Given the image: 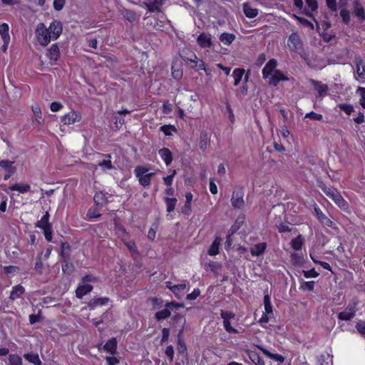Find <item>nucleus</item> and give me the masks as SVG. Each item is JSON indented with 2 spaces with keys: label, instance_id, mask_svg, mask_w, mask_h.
Here are the masks:
<instances>
[{
  "label": "nucleus",
  "instance_id": "8",
  "mask_svg": "<svg viewBox=\"0 0 365 365\" xmlns=\"http://www.w3.org/2000/svg\"><path fill=\"white\" fill-rule=\"evenodd\" d=\"M97 348L99 351L103 350L110 355H115L117 353L118 349L117 339L115 337H111L104 345H103L102 343L98 344L97 345Z\"/></svg>",
  "mask_w": 365,
  "mask_h": 365
},
{
  "label": "nucleus",
  "instance_id": "33",
  "mask_svg": "<svg viewBox=\"0 0 365 365\" xmlns=\"http://www.w3.org/2000/svg\"><path fill=\"white\" fill-rule=\"evenodd\" d=\"M354 62L358 76L361 79H365V67L362 66L363 61L361 58L359 56H355Z\"/></svg>",
  "mask_w": 365,
  "mask_h": 365
},
{
  "label": "nucleus",
  "instance_id": "46",
  "mask_svg": "<svg viewBox=\"0 0 365 365\" xmlns=\"http://www.w3.org/2000/svg\"><path fill=\"white\" fill-rule=\"evenodd\" d=\"M24 357L30 363L34 365H41V361L37 354L28 353L24 355Z\"/></svg>",
  "mask_w": 365,
  "mask_h": 365
},
{
  "label": "nucleus",
  "instance_id": "40",
  "mask_svg": "<svg viewBox=\"0 0 365 365\" xmlns=\"http://www.w3.org/2000/svg\"><path fill=\"white\" fill-rule=\"evenodd\" d=\"M49 219H50L49 212L48 211H46L44 213V215L41 217V220H38L36 222L35 226L40 229L43 228V227L51 226V225H52V224L50 223Z\"/></svg>",
  "mask_w": 365,
  "mask_h": 365
},
{
  "label": "nucleus",
  "instance_id": "13",
  "mask_svg": "<svg viewBox=\"0 0 365 365\" xmlns=\"http://www.w3.org/2000/svg\"><path fill=\"white\" fill-rule=\"evenodd\" d=\"M60 261L71 260V246L68 242H62L59 252Z\"/></svg>",
  "mask_w": 365,
  "mask_h": 365
},
{
  "label": "nucleus",
  "instance_id": "24",
  "mask_svg": "<svg viewBox=\"0 0 365 365\" xmlns=\"http://www.w3.org/2000/svg\"><path fill=\"white\" fill-rule=\"evenodd\" d=\"M25 293V288L21 284H17L12 287L10 292L9 299L14 301L17 299L22 297Z\"/></svg>",
  "mask_w": 365,
  "mask_h": 365
},
{
  "label": "nucleus",
  "instance_id": "51",
  "mask_svg": "<svg viewBox=\"0 0 365 365\" xmlns=\"http://www.w3.org/2000/svg\"><path fill=\"white\" fill-rule=\"evenodd\" d=\"M63 273L71 274L74 270V266L70 261H60Z\"/></svg>",
  "mask_w": 365,
  "mask_h": 365
},
{
  "label": "nucleus",
  "instance_id": "60",
  "mask_svg": "<svg viewBox=\"0 0 365 365\" xmlns=\"http://www.w3.org/2000/svg\"><path fill=\"white\" fill-rule=\"evenodd\" d=\"M338 107L348 115H350L351 113L354 112V107L351 104L340 103L338 105Z\"/></svg>",
  "mask_w": 365,
  "mask_h": 365
},
{
  "label": "nucleus",
  "instance_id": "22",
  "mask_svg": "<svg viewBox=\"0 0 365 365\" xmlns=\"http://www.w3.org/2000/svg\"><path fill=\"white\" fill-rule=\"evenodd\" d=\"M158 154L167 166L172 163L173 160V155L170 149L163 148L158 150Z\"/></svg>",
  "mask_w": 365,
  "mask_h": 365
},
{
  "label": "nucleus",
  "instance_id": "35",
  "mask_svg": "<svg viewBox=\"0 0 365 365\" xmlns=\"http://www.w3.org/2000/svg\"><path fill=\"white\" fill-rule=\"evenodd\" d=\"M93 202L96 204L100 205L103 207L108 202V200L106 196V193H105L102 191L96 192V193L93 196Z\"/></svg>",
  "mask_w": 365,
  "mask_h": 365
},
{
  "label": "nucleus",
  "instance_id": "26",
  "mask_svg": "<svg viewBox=\"0 0 365 365\" xmlns=\"http://www.w3.org/2000/svg\"><path fill=\"white\" fill-rule=\"evenodd\" d=\"M47 57L53 61H57L60 58V50L57 43H53L48 49Z\"/></svg>",
  "mask_w": 365,
  "mask_h": 365
},
{
  "label": "nucleus",
  "instance_id": "14",
  "mask_svg": "<svg viewBox=\"0 0 365 365\" xmlns=\"http://www.w3.org/2000/svg\"><path fill=\"white\" fill-rule=\"evenodd\" d=\"M183 334V327L180 328L179 330V332L178 334V339H177V350L178 354H182L185 356V359H187V346L185 344V342L184 341V339L182 337Z\"/></svg>",
  "mask_w": 365,
  "mask_h": 365
},
{
  "label": "nucleus",
  "instance_id": "10",
  "mask_svg": "<svg viewBox=\"0 0 365 365\" xmlns=\"http://www.w3.org/2000/svg\"><path fill=\"white\" fill-rule=\"evenodd\" d=\"M14 162L9 160H0V168L5 171L4 180H9L16 172V168L14 165Z\"/></svg>",
  "mask_w": 365,
  "mask_h": 365
},
{
  "label": "nucleus",
  "instance_id": "21",
  "mask_svg": "<svg viewBox=\"0 0 365 365\" xmlns=\"http://www.w3.org/2000/svg\"><path fill=\"white\" fill-rule=\"evenodd\" d=\"M102 207L103 206L94 202L93 205L88 209L86 213L87 220H91L93 219L99 218L101 216V210Z\"/></svg>",
  "mask_w": 365,
  "mask_h": 365
},
{
  "label": "nucleus",
  "instance_id": "19",
  "mask_svg": "<svg viewBox=\"0 0 365 365\" xmlns=\"http://www.w3.org/2000/svg\"><path fill=\"white\" fill-rule=\"evenodd\" d=\"M197 42L201 48H210L212 46V36L210 34L201 33L197 38Z\"/></svg>",
  "mask_w": 365,
  "mask_h": 365
},
{
  "label": "nucleus",
  "instance_id": "31",
  "mask_svg": "<svg viewBox=\"0 0 365 365\" xmlns=\"http://www.w3.org/2000/svg\"><path fill=\"white\" fill-rule=\"evenodd\" d=\"M267 249L266 242H260L255 245L253 247L250 249V253L253 257H258L262 255Z\"/></svg>",
  "mask_w": 365,
  "mask_h": 365
},
{
  "label": "nucleus",
  "instance_id": "15",
  "mask_svg": "<svg viewBox=\"0 0 365 365\" xmlns=\"http://www.w3.org/2000/svg\"><path fill=\"white\" fill-rule=\"evenodd\" d=\"M110 302V299L107 297H95L91 299L88 303L87 306L90 310H94L98 307L106 306Z\"/></svg>",
  "mask_w": 365,
  "mask_h": 365
},
{
  "label": "nucleus",
  "instance_id": "44",
  "mask_svg": "<svg viewBox=\"0 0 365 365\" xmlns=\"http://www.w3.org/2000/svg\"><path fill=\"white\" fill-rule=\"evenodd\" d=\"M303 245L304 240L301 235H299L297 237L291 240V246L294 250H301Z\"/></svg>",
  "mask_w": 365,
  "mask_h": 365
},
{
  "label": "nucleus",
  "instance_id": "43",
  "mask_svg": "<svg viewBox=\"0 0 365 365\" xmlns=\"http://www.w3.org/2000/svg\"><path fill=\"white\" fill-rule=\"evenodd\" d=\"M245 69L244 68H235L234 69L232 72V77L234 78V85L236 86L239 85L240 81H242V78L243 77V75L245 74Z\"/></svg>",
  "mask_w": 365,
  "mask_h": 365
},
{
  "label": "nucleus",
  "instance_id": "54",
  "mask_svg": "<svg viewBox=\"0 0 365 365\" xmlns=\"http://www.w3.org/2000/svg\"><path fill=\"white\" fill-rule=\"evenodd\" d=\"M9 365H21L22 364V359L21 357L16 354H11L9 355L8 357Z\"/></svg>",
  "mask_w": 365,
  "mask_h": 365
},
{
  "label": "nucleus",
  "instance_id": "17",
  "mask_svg": "<svg viewBox=\"0 0 365 365\" xmlns=\"http://www.w3.org/2000/svg\"><path fill=\"white\" fill-rule=\"evenodd\" d=\"M277 61L276 59L272 58L269 60L262 71L263 78L266 79L271 76L272 73H274V71L277 70Z\"/></svg>",
  "mask_w": 365,
  "mask_h": 365
},
{
  "label": "nucleus",
  "instance_id": "53",
  "mask_svg": "<svg viewBox=\"0 0 365 365\" xmlns=\"http://www.w3.org/2000/svg\"><path fill=\"white\" fill-rule=\"evenodd\" d=\"M160 130L162 131L165 136L173 135V132H176L177 129L173 125H163L160 128Z\"/></svg>",
  "mask_w": 365,
  "mask_h": 365
},
{
  "label": "nucleus",
  "instance_id": "12",
  "mask_svg": "<svg viewBox=\"0 0 365 365\" xmlns=\"http://www.w3.org/2000/svg\"><path fill=\"white\" fill-rule=\"evenodd\" d=\"M309 82L314 87V90L317 91L319 97L324 98L327 96L329 87L327 84L312 78L309 79Z\"/></svg>",
  "mask_w": 365,
  "mask_h": 365
},
{
  "label": "nucleus",
  "instance_id": "7",
  "mask_svg": "<svg viewBox=\"0 0 365 365\" xmlns=\"http://www.w3.org/2000/svg\"><path fill=\"white\" fill-rule=\"evenodd\" d=\"M287 46L289 50L301 54L303 51L302 41L297 32H292L287 39Z\"/></svg>",
  "mask_w": 365,
  "mask_h": 365
},
{
  "label": "nucleus",
  "instance_id": "36",
  "mask_svg": "<svg viewBox=\"0 0 365 365\" xmlns=\"http://www.w3.org/2000/svg\"><path fill=\"white\" fill-rule=\"evenodd\" d=\"M148 11L150 12H159L160 11V7L163 5L162 0H153L151 2L144 3Z\"/></svg>",
  "mask_w": 365,
  "mask_h": 365
},
{
  "label": "nucleus",
  "instance_id": "3",
  "mask_svg": "<svg viewBox=\"0 0 365 365\" xmlns=\"http://www.w3.org/2000/svg\"><path fill=\"white\" fill-rule=\"evenodd\" d=\"M149 169L144 166H136L134 169V174L138 179L139 184L144 187H149L151 184L152 178L155 173H148Z\"/></svg>",
  "mask_w": 365,
  "mask_h": 365
},
{
  "label": "nucleus",
  "instance_id": "16",
  "mask_svg": "<svg viewBox=\"0 0 365 365\" xmlns=\"http://www.w3.org/2000/svg\"><path fill=\"white\" fill-rule=\"evenodd\" d=\"M314 212L316 214V216L318 219V220L320 222V223L323 225L327 226L329 227H333L334 225V223L332 220H331L322 210L321 209L316 206L314 208Z\"/></svg>",
  "mask_w": 365,
  "mask_h": 365
},
{
  "label": "nucleus",
  "instance_id": "39",
  "mask_svg": "<svg viewBox=\"0 0 365 365\" xmlns=\"http://www.w3.org/2000/svg\"><path fill=\"white\" fill-rule=\"evenodd\" d=\"M292 264L294 266H303L304 264V258L302 254L293 252L290 255Z\"/></svg>",
  "mask_w": 365,
  "mask_h": 365
},
{
  "label": "nucleus",
  "instance_id": "45",
  "mask_svg": "<svg viewBox=\"0 0 365 365\" xmlns=\"http://www.w3.org/2000/svg\"><path fill=\"white\" fill-rule=\"evenodd\" d=\"M235 39V35L230 33H222L220 36V40L227 46H230Z\"/></svg>",
  "mask_w": 365,
  "mask_h": 365
},
{
  "label": "nucleus",
  "instance_id": "50",
  "mask_svg": "<svg viewBox=\"0 0 365 365\" xmlns=\"http://www.w3.org/2000/svg\"><path fill=\"white\" fill-rule=\"evenodd\" d=\"M97 166L100 167L103 170H112L115 168L111 160L109 159H103L102 161H99Z\"/></svg>",
  "mask_w": 365,
  "mask_h": 365
},
{
  "label": "nucleus",
  "instance_id": "61",
  "mask_svg": "<svg viewBox=\"0 0 365 365\" xmlns=\"http://www.w3.org/2000/svg\"><path fill=\"white\" fill-rule=\"evenodd\" d=\"M340 16L342 19V21L345 24H348L350 22V13L349 11L345 8L340 11Z\"/></svg>",
  "mask_w": 365,
  "mask_h": 365
},
{
  "label": "nucleus",
  "instance_id": "9",
  "mask_svg": "<svg viewBox=\"0 0 365 365\" xmlns=\"http://www.w3.org/2000/svg\"><path fill=\"white\" fill-rule=\"evenodd\" d=\"M48 32L51 34L53 41L57 40L62 34L63 24L59 20H53L47 28Z\"/></svg>",
  "mask_w": 365,
  "mask_h": 365
},
{
  "label": "nucleus",
  "instance_id": "64",
  "mask_svg": "<svg viewBox=\"0 0 365 365\" xmlns=\"http://www.w3.org/2000/svg\"><path fill=\"white\" fill-rule=\"evenodd\" d=\"M105 359L108 365H117L120 363L119 359L114 355L107 356L105 357Z\"/></svg>",
  "mask_w": 365,
  "mask_h": 365
},
{
  "label": "nucleus",
  "instance_id": "25",
  "mask_svg": "<svg viewBox=\"0 0 365 365\" xmlns=\"http://www.w3.org/2000/svg\"><path fill=\"white\" fill-rule=\"evenodd\" d=\"M222 242V238L220 236H215V239L208 249L207 253L210 256H215L220 252V247Z\"/></svg>",
  "mask_w": 365,
  "mask_h": 365
},
{
  "label": "nucleus",
  "instance_id": "23",
  "mask_svg": "<svg viewBox=\"0 0 365 365\" xmlns=\"http://www.w3.org/2000/svg\"><path fill=\"white\" fill-rule=\"evenodd\" d=\"M354 14L358 18V19L363 22L365 20V11L361 4L359 0H354Z\"/></svg>",
  "mask_w": 365,
  "mask_h": 365
},
{
  "label": "nucleus",
  "instance_id": "11",
  "mask_svg": "<svg viewBox=\"0 0 365 365\" xmlns=\"http://www.w3.org/2000/svg\"><path fill=\"white\" fill-rule=\"evenodd\" d=\"M82 116L80 113L72 110L61 116V122L63 123L64 125H69L71 124H74L75 123L80 122Z\"/></svg>",
  "mask_w": 365,
  "mask_h": 365
},
{
  "label": "nucleus",
  "instance_id": "42",
  "mask_svg": "<svg viewBox=\"0 0 365 365\" xmlns=\"http://www.w3.org/2000/svg\"><path fill=\"white\" fill-rule=\"evenodd\" d=\"M164 202L166 205V211L169 213L174 211L178 200L175 197H164Z\"/></svg>",
  "mask_w": 365,
  "mask_h": 365
},
{
  "label": "nucleus",
  "instance_id": "52",
  "mask_svg": "<svg viewBox=\"0 0 365 365\" xmlns=\"http://www.w3.org/2000/svg\"><path fill=\"white\" fill-rule=\"evenodd\" d=\"M123 17L130 23H133L137 20L135 12L132 10L125 9L122 13Z\"/></svg>",
  "mask_w": 365,
  "mask_h": 365
},
{
  "label": "nucleus",
  "instance_id": "20",
  "mask_svg": "<svg viewBox=\"0 0 365 365\" xmlns=\"http://www.w3.org/2000/svg\"><path fill=\"white\" fill-rule=\"evenodd\" d=\"M93 289V285L82 283L81 284H79L76 289V297L78 299H83V297L90 293Z\"/></svg>",
  "mask_w": 365,
  "mask_h": 365
},
{
  "label": "nucleus",
  "instance_id": "37",
  "mask_svg": "<svg viewBox=\"0 0 365 365\" xmlns=\"http://www.w3.org/2000/svg\"><path fill=\"white\" fill-rule=\"evenodd\" d=\"M242 8L244 14L249 19L255 18L259 14L258 9L252 8L248 3H244Z\"/></svg>",
  "mask_w": 365,
  "mask_h": 365
},
{
  "label": "nucleus",
  "instance_id": "27",
  "mask_svg": "<svg viewBox=\"0 0 365 365\" xmlns=\"http://www.w3.org/2000/svg\"><path fill=\"white\" fill-rule=\"evenodd\" d=\"M185 202L184 206L182 207V212L184 215H190L192 212L191 203L192 201L193 195L190 192H187L185 195Z\"/></svg>",
  "mask_w": 365,
  "mask_h": 365
},
{
  "label": "nucleus",
  "instance_id": "30",
  "mask_svg": "<svg viewBox=\"0 0 365 365\" xmlns=\"http://www.w3.org/2000/svg\"><path fill=\"white\" fill-rule=\"evenodd\" d=\"M9 26L6 23L0 24V36L5 46L9 45L10 41Z\"/></svg>",
  "mask_w": 365,
  "mask_h": 365
},
{
  "label": "nucleus",
  "instance_id": "2",
  "mask_svg": "<svg viewBox=\"0 0 365 365\" xmlns=\"http://www.w3.org/2000/svg\"><path fill=\"white\" fill-rule=\"evenodd\" d=\"M182 59L192 68L196 71H205L208 73V70L205 67V63L202 59H198L195 53L192 51H183L180 54Z\"/></svg>",
  "mask_w": 365,
  "mask_h": 365
},
{
  "label": "nucleus",
  "instance_id": "47",
  "mask_svg": "<svg viewBox=\"0 0 365 365\" xmlns=\"http://www.w3.org/2000/svg\"><path fill=\"white\" fill-rule=\"evenodd\" d=\"M207 133L205 131L201 132L200 135L199 148L202 151H205L207 149L208 144Z\"/></svg>",
  "mask_w": 365,
  "mask_h": 365
},
{
  "label": "nucleus",
  "instance_id": "18",
  "mask_svg": "<svg viewBox=\"0 0 365 365\" xmlns=\"http://www.w3.org/2000/svg\"><path fill=\"white\" fill-rule=\"evenodd\" d=\"M289 81V78L280 70H275L269 79V84L277 86L280 81Z\"/></svg>",
  "mask_w": 365,
  "mask_h": 365
},
{
  "label": "nucleus",
  "instance_id": "38",
  "mask_svg": "<svg viewBox=\"0 0 365 365\" xmlns=\"http://www.w3.org/2000/svg\"><path fill=\"white\" fill-rule=\"evenodd\" d=\"M31 186L29 184H22L20 185L19 183H15L9 187L8 190L11 191H19L20 193H26L30 191Z\"/></svg>",
  "mask_w": 365,
  "mask_h": 365
},
{
  "label": "nucleus",
  "instance_id": "34",
  "mask_svg": "<svg viewBox=\"0 0 365 365\" xmlns=\"http://www.w3.org/2000/svg\"><path fill=\"white\" fill-rule=\"evenodd\" d=\"M247 354L249 359L255 365H265L264 360L256 351L247 350Z\"/></svg>",
  "mask_w": 365,
  "mask_h": 365
},
{
  "label": "nucleus",
  "instance_id": "1",
  "mask_svg": "<svg viewBox=\"0 0 365 365\" xmlns=\"http://www.w3.org/2000/svg\"><path fill=\"white\" fill-rule=\"evenodd\" d=\"M323 192L342 210L347 212L349 209V205L347 201L341 196V193L333 187H328L322 183L319 185Z\"/></svg>",
  "mask_w": 365,
  "mask_h": 365
},
{
  "label": "nucleus",
  "instance_id": "63",
  "mask_svg": "<svg viewBox=\"0 0 365 365\" xmlns=\"http://www.w3.org/2000/svg\"><path fill=\"white\" fill-rule=\"evenodd\" d=\"M357 91L360 95L359 103L363 108H365V88L359 87Z\"/></svg>",
  "mask_w": 365,
  "mask_h": 365
},
{
  "label": "nucleus",
  "instance_id": "4",
  "mask_svg": "<svg viewBox=\"0 0 365 365\" xmlns=\"http://www.w3.org/2000/svg\"><path fill=\"white\" fill-rule=\"evenodd\" d=\"M36 36L39 44L43 47L48 46L53 38L48 32L47 27L43 23H39L36 29Z\"/></svg>",
  "mask_w": 365,
  "mask_h": 365
},
{
  "label": "nucleus",
  "instance_id": "62",
  "mask_svg": "<svg viewBox=\"0 0 365 365\" xmlns=\"http://www.w3.org/2000/svg\"><path fill=\"white\" fill-rule=\"evenodd\" d=\"M314 288V281H309L305 282L303 281L300 284V289L304 291H312Z\"/></svg>",
  "mask_w": 365,
  "mask_h": 365
},
{
  "label": "nucleus",
  "instance_id": "28",
  "mask_svg": "<svg viewBox=\"0 0 365 365\" xmlns=\"http://www.w3.org/2000/svg\"><path fill=\"white\" fill-rule=\"evenodd\" d=\"M165 285L166 287L169 289L177 297H178L182 291L186 288L185 283L172 285L171 282H166Z\"/></svg>",
  "mask_w": 365,
  "mask_h": 365
},
{
  "label": "nucleus",
  "instance_id": "59",
  "mask_svg": "<svg viewBox=\"0 0 365 365\" xmlns=\"http://www.w3.org/2000/svg\"><path fill=\"white\" fill-rule=\"evenodd\" d=\"M223 326L225 331L229 334H238L237 329L232 327L230 320L223 319Z\"/></svg>",
  "mask_w": 365,
  "mask_h": 365
},
{
  "label": "nucleus",
  "instance_id": "58",
  "mask_svg": "<svg viewBox=\"0 0 365 365\" xmlns=\"http://www.w3.org/2000/svg\"><path fill=\"white\" fill-rule=\"evenodd\" d=\"M177 174L176 170H173L171 174L168 175L166 177L163 178V182L167 187H170L173 185V179Z\"/></svg>",
  "mask_w": 365,
  "mask_h": 365
},
{
  "label": "nucleus",
  "instance_id": "29",
  "mask_svg": "<svg viewBox=\"0 0 365 365\" xmlns=\"http://www.w3.org/2000/svg\"><path fill=\"white\" fill-rule=\"evenodd\" d=\"M245 220V215L244 214L239 215L237 217V218L235 219L234 224L231 226V227L228 232H231V235H234L235 232H237L240 230V228L244 224Z\"/></svg>",
  "mask_w": 365,
  "mask_h": 365
},
{
  "label": "nucleus",
  "instance_id": "48",
  "mask_svg": "<svg viewBox=\"0 0 365 365\" xmlns=\"http://www.w3.org/2000/svg\"><path fill=\"white\" fill-rule=\"evenodd\" d=\"M148 302L151 304L153 309H160L165 307L163 299L157 297L148 298Z\"/></svg>",
  "mask_w": 365,
  "mask_h": 365
},
{
  "label": "nucleus",
  "instance_id": "5",
  "mask_svg": "<svg viewBox=\"0 0 365 365\" xmlns=\"http://www.w3.org/2000/svg\"><path fill=\"white\" fill-rule=\"evenodd\" d=\"M183 304L175 302H166L165 304V309L157 312L155 314V319L158 322L168 319L171 316V311L174 309L182 307Z\"/></svg>",
  "mask_w": 365,
  "mask_h": 365
},
{
  "label": "nucleus",
  "instance_id": "55",
  "mask_svg": "<svg viewBox=\"0 0 365 365\" xmlns=\"http://www.w3.org/2000/svg\"><path fill=\"white\" fill-rule=\"evenodd\" d=\"M264 310L267 314H272V305L271 303V298L270 296L267 294L264 296Z\"/></svg>",
  "mask_w": 365,
  "mask_h": 365
},
{
  "label": "nucleus",
  "instance_id": "32",
  "mask_svg": "<svg viewBox=\"0 0 365 365\" xmlns=\"http://www.w3.org/2000/svg\"><path fill=\"white\" fill-rule=\"evenodd\" d=\"M259 350L262 351V353L269 357V359H272L277 362L283 363L284 361V357L279 354H273L267 349L262 347V346H257Z\"/></svg>",
  "mask_w": 365,
  "mask_h": 365
},
{
  "label": "nucleus",
  "instance_id": "57",
  "mask_svg": "<svg viewBox=\"0 0 365 365\" xmlns=\"http://www.w3.org/2000/svg\"><path fill=\"white\" fill-rule=\"evenodd\" d=\"M354 317L352 315V314H350L349 312H346V310L341 312L338 313L337 314V319L339 321H350Z\"/></svg>",
  "mask_w": 365,
  "mask_h": 365
},
{
  "label": "nucleus",
  "instance_id": "49",
  "mask_svg": "<svg viewBox=\"0 0 365 365\" xmlns=\"http://www.w3.org/2000/svg\"><path fill=\"white\" fill-rule=\"evenodd\" d=\"M124 244L127 247L128 250L132 253V257L133 259L135 258V256L140 255L135 241L130 240L125 242Z\"/></svg>",
  "mask_w": 365,
  "mask_h": 365
},
{
  "label": "nucleus",
  "instance_id": "41",
  "mask_svg": "<svg viewBox=\"0 0 365 365\" xmlns=\"http://www.w3.org/2000/svg\"><path fill=\"white\" fill-rule=\"evenodd\" d=\"M359 304V300L358 299V298L354 297L352 299L351 302L346 305L345 310L349 312L350 314H352V315L355 317L356 312L358 311Z\"/></svg>",
  "mask_w": 365,
  "mask_h": 365
},
{
  "label": "nucleus",
  "instance_id": "56",
  "mask_svg": "<svg viewBox=\"0 0 365 365\" xmlns=\"http://www.w3.org/2000/svg\"><path fill=\"white\" fill-rule=\"evenodd\" d=\"M43 230V235L47 242H52L53 240V227L52 225L41 228Z\"/></svg>",
  "mask_w": 365,
  "mask_h": 365
},
{
  "label": "nucleus",
  "instance_id": "6",
  "mask_svg": "<svg viewBox=\"0 0 365 365\" xmlns=\"http://www.w3.org/2000/svg\"><path fill=\"white\" fill-rule=\"evenodd\" d=\"M245 189L242 186H237L232 192L231 204L234 209H242L245 206Z\"/></svg>",
  "mask_w": 365,
  "mask_h": 365
}]
</instances>
